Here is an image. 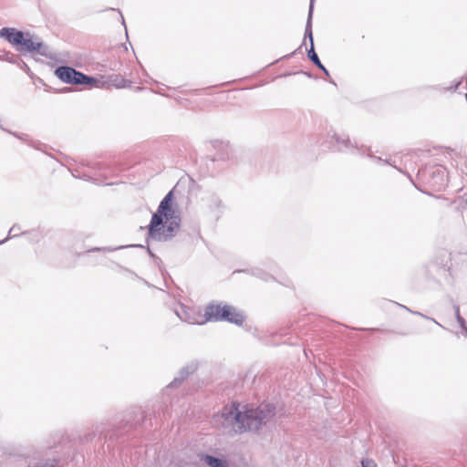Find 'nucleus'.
Segmentation results:
<instances>
[{"label":"nucleus","mask_w":467,"mask_h":467,"mask_svg":"<svg viewBox=\"0 0 467 467\" xmlns=\"http://www.w3.org/2000/svg\"><path fill=\"white\" fill-rule=\"evenodd\" d=\"M466 204H467V197H466Z\"/></svg>","instance_id":"27"},{"label":"nucleus","mask_w":467,"mask_h":467,"mask_svg":"<svg viewBox=\"0 0 467 467\" xmlns=\"http://www.w3.org/2000/svg\"><path fill=\"white\" fill-rule=\"evenodd\" d=\"M397 305H398L400 307L404 308L406 311H408V312H410V313H411V314H413V315H416V316H418V317H421L422 318H425V319H427V320H430V321H431V322L435 323L436 325H438V326H440V327H442V326H441V325L437 320H435L434 318L430 317H428V316H425L424 314H422V313H420V312L411 310L410 308H409L408 306H404V305H401V304H397Z\"/></svg>","instance_id":"14"},{"label":"nucleus","mask_w":467,"mask_h":467,"mask_svg":"<svg viewBox=\"0 0 467 467\" xmlns=\"http://www.w3.org/2000/svg\"><path fill=\"white\" fill-rule=\"evenodd\" d=\"M361 467H376L373 464V461L369 459H362L361 460Z\"/></svg>","instance_id":"18"},{"label":"nucleus","mask_w":467,"mask_h":467,"mask_svg":"<svg viewBox=\"0 0 467 467\" xmlns=\"http://www.w3.org/2000/svg\"><path fill=\"white\" fill-rule=\"evenodd\" d=\"M313 7L314 3L310 1V6L307 16V21L306 25V30H305V38L308 37L310 41V46L314 45L313 41V33H312V15H313Z\"/></svg>","instance_id":"11"},{"label":"nucleus","mask_w":467,"mask_h":467,"mask_svg":"<svg viewBox=\"0 0 467 467\" xmlns=\"http://www.w3.org/2000/svg\"><path fill=\"white\" fill-rule=\"evenodd\" d=\"M102 249H103V250L108 249V250H109V251H113V250H114L113 248H102Z\"/></svg>","instance_id":"22"},{"label":"nucleus","mask_w":467,"mask_h":467,"mask_svg":"<svg viewBox=\"0 0 467 467\" xmlns=\"http://www.w3.org/2000/svg\"><path fill=\"white\" fill-rule=\"evenodd\" d=\"M55 75L62 82L71 85H88L90 87H99V81L93 77L85 75L67 66H60L55 70Z\"/></svg>","instance_id":"4"},{"label":"nucleus","mask_w":467,"mask_h":467,"mask_svg":"<svg viewBox=\"0 0 467 467\" xmlns=\"http://www.w3.org/2000/svg\"><path fill=\"white\" fill-rule=\"evenodd\" d=\"M213 146L214 149L221 151V153L218 156L220 159H225L228 157V150H229L228 142H224L223 140H214V141H213Z\"/></svg>","instance_id":"12"},{"label":"nucleus","mask_w":467,"mask_h":467,"mask_svg":"<svg viewBox=\"0 0 467 467\" xmlns=\"http://www.w3.org/2000/svg\"><path fill=\"white\" fill-rule=\"evenodd\" d=\"M456 320H457L459 326L462 329L467 331V326H466V322H465L464 318L462 316H458V317H456Z\"/></svg>","instance_id":"17"},{"label":"nucleus","mask_w":467,"mask_h":467,"mask_svg":"<svg viewBox=\"0 0 467 467\" xmlns=\"http://www.w3.org/2000/svg\"><path fill=\"white\" fill-rule=\"evenodd\" d=\"M99 250H101V248H95V249H93V251H99Z\"/></svg>","instance_id":"25"},{"label":"nucleus","mask_w":467,"mask_h":467,"mask_svg":"<svg viewBox=\"0 0 467 467\" xmlns=\"http://www.w3.org/2000/svg\"><path fill=\"white\" fill-rule=\"evenodd\" d=\"M326 75H328V71L327 69L326 68V71H323Z\"/></svg>","instance_id":"24"},{"label":"nucleus","mask_w":467,"mask_h":467,"mask_svg":"<svg viewBox=\"0 0 467 467\" xmlns=\"http://www.w3.org/2000/svg\"><path fill=\"white\" fill-rule=\"evenodd\" d=\"M312 3H314V0H310Z\"/></svg>","instance_id":"26"},{"label":"nucleus","mask_w":467,"mask_h":467,"mask_svg":"<svg viewBox=\"0 0 467 467\" xmlns=\"http://www.w3.org/2000/svg\"><path fill=\"white\" fill-rule=\"evenodd\" d=\"M24 36H29V34L28 33H26V34L24 33ZM19 46H21L22 49H24L26 51H29V52L38 51V52H40V50H41V48H42V47L44 45L41 42H35L30 37L26 38L25 36H23L22 43H20Z\"/></svg>","instance_id":"9"},{"label":"nucleus","mask_w":467,"mask_h":467,"mask_svg":"<svg viewBox=\"0 0 467 467\" xmlns=\"http://www.w3.org/2000/svg\"><path fill=\"white\" fill-rule=\"evenodd\" d=\"M13 134H14L15 136H16L18 139H22V137H21V136H19V135H17V134H15V133H13Z\"/></svg>","instance_id":"23"},{"label":"nucleus","mask_w":467,"mask_h":467,"mask_svg":"<svg viewBox=\"0 0 467 467\" xmlns=\"http://www.w3.org/2000/svg\"><path fill=\"white\" fill-rule=\"evenodd\" d=\"M196 370V366L190 365L183 368L180 372V377L175 378L169 385V387H176L180 385L189 375Z\"/></svg>","instance_id":"10"},{"label":"nucleus","mask_w":467,"mask_h":467,"mask_svg":"<svg viewBox=\"0 0 467 467\" xmlns=\"http://www.w3.org/2000/svg\"><path fill=\"white\" fill-rule=\"evenodd\" d=\"M43 467H55V465L54 464H46Z\"/></svg>","instance_id":"21"},{"label":"nucleus","mask_w":467,"mask_h":467,"mask_svg":"<svg viewBox=\"0 0 467 467\" xmlns=\"http://www.w3.org/2000/svg\"><path fill=\"white\" fill-rule=\"evenodd\" d=\"M328 136L335 140L334 148L337 150H347L350 149L351 142L348 136L346 135H337L336 132L328 133Z\"/></svg>","instance_id":"7"},{"label":"nucleus","mask_w":467,"mask_h":467,"mask_svg":"<svg viewBox=\"0 0 467 467\" xmlns=\"http://www.w3.org/2000/svg\"><path fill=\"white\" fill-rule=\"evenodd\" d=\"M23 36L24 32L14 27H3L0 30V37L15 46H19V44L22 43Z\"/></svg>","instance_id":"6"},{"label":"nucleus","mask_w":467,"mask_h":467,"mask_svg":"<svg viewBox=\"0 0 467 467\" xmlns=\"http://www.w3.org/2000/svg\"><path fill=\"white\" fill-rule=\"evenodd\" d=\"M307 57L309 60L314 63L318 68L322 71H326V67L321 63L317 54L315 51L314 45L310 46V48L307 50Z\"/></svg>","instance_id":"13"},{"label":"nucleus","mask_w":467,"mask_h":467,"mask_svg":"<svg viewBox=\"0 0 467 467\" xmlns=\"http://www.w3.org/2000/svg\"><path fill=\"white\" fill-rule=\"evenodd\" d=\"M198 461L195 463L207 464L209 467H225L223 461L208 454H197Z\"/></svg>","instance_id":"8"},{"label":"nucleus","mask_w":467,"mask_h":467,"mask_svg":"<svg viewBox=\"0 0 467 467\" xmlns=\"http://www.w3.org/2000/svg\"><path fill=\"white\" fill-rule=\"evenodd\" d=\"M20 231V227L17 224H14L8 232L7 237L4 240L0 241V245L5 244L7 240L15 238L18 236V232Z\"/></svg>","instance_id":"16"},{"label":"nucleus","mask_w":467,"mask_h":467,"mask_svg":"<svg viewBox=\"0 0 467 467\" xmlns=\"http://www.w3.org/2000/svg\"><path fill=\"white\" fill-rule=\"evenodd\" d=\"M205 320L220 321L224 320L235 325H242L244 316L235 307L228 305L210 304L205 309Z\"/></svg>","instance_id":"3"},{"label":"nucleus","mask_w":467,"mask_h":467,"mask_svg":"<svg viewBox=\"0 0 467 467\" xmlns=\"http://www.w3.org/2000/svg\"><path fill=\"white\" fill-rule=\"evenodd\" d=\"M119 15H120V17H121V20H122V24L125 25V21H124V17L122 16V14L120 13V11H119Z\"/></svg>","instance_id":"20"},{"label":"nucleus","mask_w":467,"mask_h":467,"mask_svg":"<svg viewBox=\"0 0 467 467\" xmlns=\"http://www.w3.org/2000/svg\"><path fill=\"white\" fill-rule=\"evenodd\" d=\"M397 305H398L400 307L404 308L406 311H408V312H410V313H411V314H413V315H416V316H418V317H421L422 318H425V319H427V320H430V321H431V322L435 323L436 325H438V326H440V327H442V326H441V325L437 320H435L434 318L430 317H428V316H425L424 314H422V313H420V312L411 310L410 308H409L408 306H404V305H401V304H397Z\"/></svg>","instance_id":"15"},{"label":"nucleus","mask_w":467,"mask_h":467,"mask_svg":"<svg viewBox=\"0 0 467 467\" xmlns=\"http://www.w3.org/2000/svg\"><path fill=\"white\" fill-rule=\"evenodd\" d=\"M177 317L183 322L188 324H203V317L194 312V310L186 307L185 306H180V308L176 310Z\"/></svg>","instance_id":"5"},{"label":"nucleus","mask_w":467,"mask_h":467,"mask_svg":"<svg viewBox=\"0 0 467 467\" xmlns=\"http://www.w3.org/2000/svg\"><path fill=\"white\" fill-rule=\"evenodd\" d=\"M181 216L172 208V192L161 200L157 212L153 213L150 225L149 238L166 242L171 239L180 228Z\"/></svg>","instance_id":"2"},{"label":"nucleus","mask_w":467,"mask_h":467,"mask_svg":"<svg viewBox=\"0 0 467 467\" xmlns=\"http://www.w3.org/2000/svg\"><path fill=\"white\" fill-rule=\"evenodd\" d=\"M453 309H454V312H455V317H458V316H461L460 314V307L458 305H454L453 306Z\"/></svg>","instance_id":"19"},{"label":"nucleus","mask_w":467,"mask_h":467,"mask_svg":"<svg viewBox=\"0 0 467 467\" xmlns=\"http://www.w3.org/2000/svg\"><path fill=\"white\" fill-rule=\"evenodd\" d=\"M275 407L271 403L258 406L232 403L224 406L213 417V424L227 434L257 432L275 416Z\"/></svg>","instance_id":"1"}]
</instances>
